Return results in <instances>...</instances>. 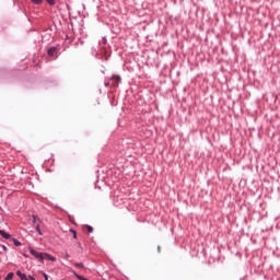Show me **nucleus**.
I'll return each mask as SVG.
<instances>
[{
	"label": "nucleus",
	"instance_id": "obj_1",
	"mask_svg": "<svg viewBox=\"0 0 280 280\" xmlns=\"http://www.w3.org/2000/svg\"><path fill=\"white\" fill-rule=\"evenodd\" d=\"M30 253L31 255H33V257H35V259H37V261H40V264H43V257L45 253H38L36 249L32 247H30Z\"/></svg>",
	"mask_w": 280,
	"mask_h": 280
},
{
	"label": "nucleus",
	"instance_id": "obj_2",
	"mask_svg": "<svg viewBox=\"0 0 280 280\" xmlns=\"http://www.w3.org/2000/svg\"><path fill=\"white\" fill-rule=\"evenodd\" d=\"M110 81H113V86H119V82H121V78L119 75H113L110 78Z\"/></svg>",
	"mask_w": 280,
	"mask_h": 280
},
{
	"label": "nucleus",
	"instance_id": "obj_3",
	"mask_svg": "<svg viewBox=\"0 0 280 280\" xmlns=\"http://www.w3.org/2000/svg\"><path fill=\"white\" fill-rule=\"evenodd\" d=\"M47 259L48 261H56V257L51 256L50 254L44 253L43 262Z\"/></svg>",
	"mask_w": 280,
	"mask_h": 280
},
{
	"label": "nucleus",
	"instance_id": "obj_4",
	"mask_svg": "<svg viewBox=\"0 0 280 280\" xmlns=\"http://www.w3.org/2000/svg\"><path fill=\"white\" fill-rule=\"evenodd\" d=\"M0 235L1 237H3L4 240H10L12 237V235H10V233L3 231V230H0Z\"/></svg>",
	"mask_w": 280,
	"mask_h": 280
},
{
	"label": "nucleus",
	"instance_id": "obj_5",
	"mask_svg": "<svg viewBox=\"0 0 280 280\" xmlns=\"http://www.w3.org/2000/svg\"><path fill=\"white\" fill-rule=\"evenodd\" d=\"M16 275H18V277H20L21 280H30V279H27L25 273L21 272V270H18Z\"/></svg>",
	"mask_w": 280,
	"mask_h": 280
},
{
	"label": "nucleus",
	"instance_id": "obj_6",
	"mask_svg": "<svg viewBox=\"0 0 280 280\" xmlns=\"http://www.w3.org/2000/svg\"><path fill=\"white\" fill-rule=\"evenodd\" d=\"M56 49H57L56 47H50V48L47 50L48 56H55Z\"/></svg>",
	"mask_w": 280,
	"mask_h": 280
},
{
	"label": "nucleus",
	"instance_id": "obj_7",
	"mask_svg": "<svg viewBox=\"0 0 280 280\" xmlns=\"http://www.w3.org/2000/svg\"><path fill=\"white\" fill-rule=\"evenodd\" d=\"M14 246H21V242L16 238H12Z\"/></svg>",
	"mask_w": 280,
	"mask_h": 280
},
{
	"label": "nucleus",
	"instance_id": "obj_8",
	"mask_svg": "<svg viewBox=\"0 0 280 280\" xmlns=\"http://www.w3.org/2000/svg\"><path fill=\"white\" fill-rule=\"evenodd\" d=\"M35 231L38 232V235H43V232H40V225H39V224H37V225L35 226Z\"/></svg>",
	"mask_w": 280,
	"mask_h": 280
},
{
	"label": "nucleus",
	"instance_id": "obj_9",
	"mask_svg": "<svg viewBox=\"0 0 280 280\" xmlns=\"http://www.w3.org/2000/svg\"><path fill=\"white\" fill-rule=\"evenodd\" d=\"M74 266H75V268H84L83 262H75Z\"/></svg>",
	"mask_w": 280,
	"mask_h": 280
},
{
	"label": "nucleus",
	"instance_id": "obj_10",
	"mask_svg": "<svg viewBox=\"0 0 280 280\" xmlns=\"http://www.w3.org/2000/svg\"><path fill=\"white\" fill-rule=\"evenodd\" d=\"M70 233H72L74 240L78 238V233L75 232V230H70Z\"/></svg>",
	"mask_w": 280,
	"mask_h": 280
},
{
	"label": "nucleus",
	"instance_id": "obj_11",
	"mask_svg": "<svg viewBox=\"0 0 280 280\" xmlns=\"http://www.w3.org/2000/svg\"><path fill=\"white\" fill-rule=\"evenodd\" d=\"M49 5H56V0H46Z\"/></svg>",
	"mask_w": 280,
	"mask_h": 280
},
{
	"label": "nucleus",
	"instance_id": "obj_12",
	"mask_svg": "<svg viewBox=\"0 0 280 280\" xmlns=\"http://www.w3.org/2000/svg\"><path fill=\"white\" fill-rule=\"evenodd\" d=\"M34 3H35V5H40V3H43V0H32Z\"/></svg>",
	"mask_w": 280,
	"mask_h": 280
},
{
	"label": "nucleus",
	"instance_id": "obj_13",
	"mask_svg": "<svg viewBox=\"0 0 280 280\" xmlns=\"http://www.w3.org/2000/svg\"><path fill=\"white\" fill-rule=\"evenodd\" d=\"M85 226L88 229V233H93V226H91V225H85Z\"/></svg>",
	"mask_w": 280,
	"mask_h": 280
},
{
	"label": "nucleus",
	"instance_id": "obj_14",
	"mask_svg": "<svg viewBox=\"0 0 280 280\" xmlns=\"http://www.w3.org/2000/svg\"><path fill=\"white\" fill-rule=\"evenodd\" d=\"M65 258L67 259V261H69V259H71V255H69V253H65Z\"/></svg>",
	"mask_w": 280,
	"mask_h": 280
},
{
	"label": "nucleus",
	"instance_id": "obj_15",
	"mask_svg": "<svg viewBox=\"0 0 280 280\" xmlns=\"http://www.w3.org/2000/svg\"><path fill=\"white\" fill-rule=\"evenodd\" d=\"M77 279H79V280H89L88 278H84V276H77Z\"/></svg>",
	"mask_w": 280,
	"mask_h": 280
},
{
	"label": "nucleus",
	"instance_id": "obj_16",
	"mask_svg": "<svg viewBox=\"0 0 280 280\" xmlns=\"http://www.w3.org/2000/svg\"><path fill=\"white\" fill-rule=\"evenodd\" d=\"M43 276L45 280H49V276H47V273L44 272Z\"/></svg>",
	"mask_w": 280,
	"mask_h": 280
},
{
	"label": "nucleus",
	"instance_id": "obj_17",
	"mask_svg": "<svg viewBox=\"0 0 280 280\" xmlns=\"http://www.w3.org/2000/svg\"><path fill=\"white\" fill-rule=\"evenodd\" d=\"M3 252L8 253V247L5 245H2Z\"/></svg>",
	"mask_w": 280,
	"mask_h": 280
},
{
	"label": "nucleus",
	"instance_id": "obj_18",
	"mask_svg": "<svg viewBox=\"0 0 280 280\" xmlns=\"http://www.w3.org/2000/svg\"><path fill=\"white\" fill-rule=\"evenodd\" d=\"M32 220H33L34 224H36V220H37V219H36V215H33V217H32Z\"/></svg>",
	"mask_w": 280,
	"mask_h": 280
},
{
	"label": "nucleus",
	"instance_id": "obj_19",
	"mask_svg": "<svg viewBox=\"0 0 280 280\" xmlns=\"http://www.w3.org/2000/svg\"><path fill=\"white\" fill-rule=\"evenodd\" d=\"M105 86H110V82H105Z\"/></svg>",
	"mask_w": 280,
	"mask_h": 280
},
{
	"label": "nucleus",
	"instance_id": "obj_20",
	"mask_svg": "<svg viewBox=\"0 0 280 280\" xmlns=\"http://www.w3.org/2000/svg\"><path fill=\"white\" fill-rule=\"evenodd\" d=\"M158 252L161 253V245L158 246Z\"/></svg>",
	"mask_w": 280,
	"mask_h": 280
},
{
	"label": "nucleus",
	"instance_id": "obj_21",
	"mask_svg": "<svg viewBox=\"0 0 280 280\" xmlns=\"http://www.w3.org/2000/svg\"><path fill=\"white\" fill-rule=\"evenodd\" d=\"M74 277L78 279V277H80V275H78L77 272H74Z\"/></svg>",
	"mask_w": 280,
	"mask_h": 280
},
{
	"label": "nucleus",
	"instance_id": "obj_22",
	"mask_svg": "<svg viewBox=\"0 0 280 280\" xmlns=\"http://www.w3.org/2000/svg\"><path fill=\"white\" fill-rule=\"evenodd\" d=\"M0 280H1V276H0Z\"/></svg>",
	"mask_w": 280,
	"mask_h": 280
}]
</instances>
